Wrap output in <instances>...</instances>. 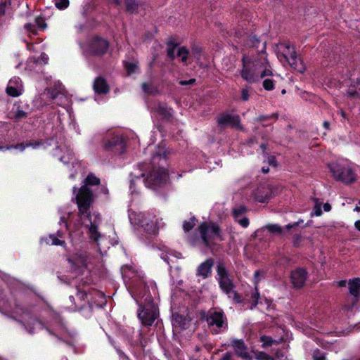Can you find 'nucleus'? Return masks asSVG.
<instances>
[{"instance_id": "43", "label": "nucleus", "mask_w": 360, "mask_h": 360, "mask_svg": "<svg viewBox=\"0 0 360 360\" xmlns=\"http://www.w3.org/2000/svg\"><path fill=\"white\" fill-rule=\"evenodd\" d=\"M312 356L314 360H326L325 354L319 350H314Z\"/></svg>"}, {"instance_id": "38", "label": "nucleus", "mask_w": 360, "mask_h": 360, "mask_svg": "<svg viewBox=\"0 0 360 360\" xmlns=\"http://www.w3.org/2000/svg\"><path fill=\"white\" fill-rule=\"evenodd\" d=\"M54 4L58 9H64L69 6V0H54Z\"/></svg>"}, {"instance_id": "62", "label": "nucleus", "mask_w": 360, "mask_h": 360, "mask_svg": "<svg viewBox=\"0 0 360 360\" xmlns=\"http://www.w3.org/2000/svg\"><path fill=\"white\" fill-rule=\"evenodd\" d=\"M262 170L264 173H267L269 172V168H266L264 167H262Z\"/></svg>"}, {"instance_id": "37", "label": "nucleus", "mask_w": 360, "mask_h": 360, "mask_svg": "<svg viewBox=\"0 0 360 360\" xmlns=\"http://www.w3.org/2000/svg\"><path fill=\"white\" fill-rule=\"evenodd\" d=\"M264 229L268 230L269 232L272 233H281V228L276 224H269L266 225Z\"/></svg>"}, {"instance_id": "46", "label": "nucleus", "mask_w": 360, "mask_h": 360, "mask_svg": "<svg viewBox=\"0 0 360 360\" xmlns=\"http://www.w3.org/2000/svg\"><path fill=\"white\" fill-rule=\"evenodd\" d=\"M249 91L248 89L243 88L241 90V98L243 101H248L249 99Z\"/></svg>"}, {"instance_id": "24", "label": "nucleus", "mask_w": 360, "mask_h": 360, "mask_svg": "<svg viewBox=\"0 0 360 360\" xmlns=\"http://www.w3.org/2000/svg\"><path fill=\"white\" fill-rule=\"evenodd\" d=\"M167 54L171 58H174L176 56H178L183 63H185L188 59L189 53L185 47L174 46L168 50Z\"/></svg>"}, {"instance_id": "34", "label": "nucleus", "mask_w": 360, "mask_h": 360, "mask_svg": "<svg viewBox=\"0 0 360 360\" xmlns=\"http://www.w3.org/2000/svg\"><path fill=\"white\" fill-rule=\"evenodd\" d=\"M124 67L127 74L129 75H132L133 73H135L138 70L137 63L134 61L125 62Z\"/></svg>"}, {"instance_id": "55", "label": "nucleus", "mask_w": 360, "mask_h": 360, "mask_svg": "<svg viewBox=\"0 0 360 360\" xmlns=\"http://www.w3.org/2000/svg\"><path fill=\"white\" fill-rule=\"evenodd\" d=\"M284 357V354L282 352H276V358L278 359V360H282L281 359Z\"/></svg>"}, {"instance_id": "8", "label": "nucleus", "mask_w": 360, "mask_h": 360, "mask_svg": "<svg viewBox=\"0 0 360 360\" xmlns=\"http://www.w3.org/2000/svg\"><path fill=\"white\" fill-rule=\"evenodd\" d=\"M56 89L53 90L48 88L43 94L39 95L34 100V105L37 108L49 104V101L57 103L59 105L65 104L67 98L63 93V86L60 82L55 83Z\"/></svg>"}, {"instance_id": "57", "label": "nucleus", "mask_w": 360, "mask_h": 360, "mask_svg": "<svg viewBox=\"0 0 360 360\" xmlns=\"http://www.w3.org/2000/svg\"><path fill=\"white\" fill-rule=\"evenodd\" d=\"M250 40L251 41V42H252V44L253 45H255V42H257V41H258V39H257L255 36L251 37H250Z\"/></svg>"}, {"instance_id": "44", "label": "nucleus", "mask_w": 360, "mask_h": 360, "mask_svg": "<svg viewBox=\"0 0 360 360\" xmlns=\"http://www.w3.org/2000/svg\"><path fill=\"white\" fill-rule=\"evenodd\" d=\"M35 22L38 28L44 30L46 27V24L42 18H37Z\"/></svg>"}, {"instance_id": "17", "label": "nucleus", "mask_w": 360, "mask_h": 360, "mask_svg": "<svg viewBox=\"0 0 360 360\" xmlns=\"http://www.w3.org/2000/svg\"><path fill=\"white\" fill-rule=\"evenodd\" d=\"M6 92L8 95L16 97L20 96L23 92V86L19 77H13L8 82Z\"/></svg>"}, {"instance_id": "60", "label": "nucleus", "mask_w": 360, "mask_h": 360, "mask_svg": "<svg viewBox=\"0 0 360 360\" xmlns=\"http://www.w3.org/2000/svg\"><path fill=\"white\" fill-rule=\"evenodd\" d=\"M354 210L356 212H360V201L359 202V205L356 206Z\"/></svg>"}, {"instance_id": "50", "label": "nucleus", "mask_w": 360, "mask_h": 360, "mask_svg": "<svg viewBox=\"0 0 360 360\" xmlns=\"http://www.w3.org/2000/svg\"><path fill=\"white\" fill-rule=\"evenodd\" d=\"M142 88H143V91H145L146 93H151L149 84H147L144 83V84H142Z\"/></svg>"}, {"instance_id": "41", "label": "nucleus", "mask_w": 360, "mask_h": 360, "mask_svg": "<svg viewBox=\"0 0 360 360\" xmlns=\"http://www.w3.org/2000/svg\"><path fill=\"white\" fill-rule=\"evenodd\" d=\"M255 358L257 360H274L264 352H259L255 354Z\"/></svg>"}, {"instance_id": "49", "label": "nucleus", "mask_w": 360, "mask_h": 360, "mask_svg": "<svg viewBox=\"0 0 360 360\" xmlns=\"http://www.w3.org/2000/svg\"><path fill=\"white\" fill-rule=\"evenodd\" d=\"M233 355L230 353L225 354L223 357L221 359V360H233L232 359Z\"/></svg>"}, {"instance_id": "2", "label": "nucleus", "mask_w": 360, "mask_h": 360, "mask_svg": "<svg viewBox=\"0 0 360 360\" xmlns=\"http://www.w3.org/2000/svg\"><path fill=\"white\" fill-rule=\"evenodd\" d=\"M121 271L128 291L140 304L138 311L139 320L146 326H151L158 315L157 306L152 298V294H156L155 283L150 282L146 290V284L141 271L131 265H124L121 268Z\"/></svg>"}, {"instance_id": "18", "label": "nucleus", "mask_w": 360, "mask_h": 360, "mask_svg": "<svg viewBox=\"0 0 360 360\" xmlns=\"http://www.w3.org/2000/svg\"><path fill=\"white\" fill-rule=\"evenodd\" d=\"M231 345L234 348L237 355L242 359L245 360H250L252 358V356L242 340H233L231 341Z\"/></svg>"}, {"instance_id": "26", "label": "nucleus", "mask_w": 360, "mask_h": 360, "mask_svg": "<svg viewBox=\"0 0 360 360\" xmlns=\"http://www.w3.org/2000/svg\"><path fill=\"white\" fill-rule=\"evenodd\" d=\"M212 266L213 261L212 259L206 260L198 267L197 275L203 278H207L211 274Z\"/></svg>"}, {"instance_id": "13", "label": "nucleus", "mask_w": 360, "mask_h": 360, "mask_svg": "<svg viewBox=\"0 0 360 360\" xmlns=\"http://www.w3.org/2000/svg\"><path fill=\"white\" fill-rule=\"evenodd\" d=\"M199 229L202 241L207 246H211L221 240L219 228L215 224L202 223Z\"/></svg>"}, {"instance_id": "5", "label": "nucleus", "mask_w": 360, "mask_h": 360, "mask_svg": "<svg viewBox=\"0 0 360 360\" xmlns=\"http://www.w3.org/2000/svg\"><path fill=\"white\" fill-rule=\"evenodd\" d=\"M129 219L134 226L141 227L150 234H155L165 225L162 219L150 213L136 212L129 210Z\"/></svg>"}, {"instance_id": "29", "label": "nucleus", "mask_w": 360, "mask_h": 360, "mask_svg": "<svg viewBox=\"0 0 360 360\" xmlns=\"http://www.w3.org/2000/svg\"><path fill=\"white\" fill-rule=\"evenodd\" d=\"M77 292L76 295V300L77 302H75V297L74 296H70V300L71 302H75V309H80L84 306V302L85 300V298L87 297V294L86 292V290L82 289H77Z\"/></svg>"}, {"instance_id": "64", "label": "nucleus", "mask_w": 360, "mask_h": 360, "mask_svg": "<svg viewBox=\"0 0 360 360\" xmlns=\"http://www.w3.org/2000/svg\"><path fill=\"white\" fill-rule=\"evenodd\" d=\"M346 283H347V281H341V282L340 283V285L341 286H343V285H346Z\"/></svg>"}, {"instance_id": "1", "label": "nucleus", "mask_w": 360, "mask_h": 360, "mask_svg": "<svg viewBox=\"0 0 360 360\" xmlns=\"http://www.w3.org/2000/svg\"><path fill=\"white\" fill-rule=\"evenodd\" d=\"M84 184L76 193V188L73 187V192L76 193V200L79 209L77 218L68 226L65 216H62L60 224H63L65 230L69 232V239L73 245L77 243L83 234L82 228L84 226L88 230V236L90 240L94 242L101 254L103 255L109 248V241L105 236L101 234L98 226L101 223V217L97 212H89L94 195L92 191L88 188L89 185H98L100 179L95 175L90 174L84 180Z\"/></svg>"}, {"instance_id": "25", "label": "nucleus", "mask_w": 360, "mask_h": 360, "mask_svg": "<svg viewBox=\"0 0 360 360\" xmlns=\"http://www.w3.org/2000/svg\"><path fill=\"white\" fill-rule=\"evenodd\" d=\"M122 143V138L119 135L110 134L103 140V148L105 150L112 149L114 150L115 148Z\"/></svg>"}, {"instance_id": "40", "label": "nucleus", "mask_w": 360, "mask_h": 360, "mask_svg": "<svg viewBox=\"0 0 360 360\" xmlns=\"http://www.w3.org/2000/svg\"><path fill=\"white\" fill-rule=\"evenodd\" d=\"M195 219L192 218L189 221H185L183 224V228L185 231H190L195 226Z\"/></svg>"}, {"instance_id": "23", "label": "nucleus", "mask_w": 360, "mask_h": 360, "mask_svg": "<svg viewBox=\"0 0 360 360\" xmlns=\"http://www.w3.org/2000/svg\"><path fill=\"white\" fill-rule=\"evenodd\" d=\"M271 189L268 186H261L254 193V198L259 202H265L271 198Z\"/></svg>"}, {"instance_id": "19", "label": "nucleus", "mask_w": 360, "mask_h": 360, "mask_svg": "<svg viewBox=\"0 0 360 360\" xmlns=\"http://www.w3.org/2000/svg\"><path fill=\"white\" fill-rule=\"evenodd\" d=\"M190 321L183 317L181 315L174 314L172 319V326L174 333H179L181 330L187 329L189 326Z\"/></svg>"}, {"instance_id": "3", "label": "nucleus", "mask_w": 360, "mask_h": 360, "mask_svg": "<svg viewBox=\"0 0 360 360\" xmlns=\"http://www.w3.org/2000/svg\"><path fill=\"white\" fill-rule=\"evenodd\" d=\"M170 154L165 144L158 146L150 164L143 163L134 168L130 174L129 189L131 193H136V188L142 184L146 187L156 189L167 183L169 175L163 164Z\"/></svg>"}, {"instance_id": "54", "label": "nucleus", "mask_w": 360, "mask_h": 360, "mask_svg": "<svg viewBox=\"0 0 360 360\" xmlns=\"http://www.w3.org/2000/svg\"><path fill=\"white\" fill-rule=\"evenodd\" d=\"M200 48H195L193 50V55L194 56L195 58H197V56L200 53Z\"/></svg>"}, {"instance_id": "15", "label": "nucleus", "mask_w": 360, "mask_h": 360, "mask_svg": "<svg viewBox=\"0 0 360 360\" xmlns=\"http://www.w3.org/2000/svg\"><path fill=\"white\" fill-rule=\"evenodd\" d=\"M70 268L76 274H84L87 269L88 257L85 252L79 251L73 254L68 259Z\"/></svg>"}, {"instance_id": "10", "label": "nucleus", "mask_w": 360, "mask_h": 360, "mask_svg": "<svg viewBox=\"0 0 360 360\" xmlns=\"http://www.w3.org/2000/svg\"><path fill=\"white\" fill-rule=\"evenodd\" d=\"M328 168L333 178L344 184H350L356 181V174L352 168L347 165L333 162L328 165Z\"/></svg>"}, {"instance_id": "53", "label": "nucleus", "mask_w": 360, "mask_h": 360, "mask_svg": "<svg viewBox=\"0 0 360 360\" xmlns=\"http://www.w3.org/2000/svg\"><path fill=\"white\" fill-rule=\"evenodd\" d=\"M323 207L325 212H329L331 210V205L328 202L325 203Z\"/></svg>"}, {"instance_id": "28", "label": "nucleus", "mask_w": 360, "mask_h": 360, "mask_svg": "<svg viewBox=\"0 0 360 360\" xmlns=\"http://www.w3.org/2000/svg\"><path fill=\"white\" fill-rule=\"evenodd\" d=\"M348 289L351 295L356 299L360 296V278H354L348 281Z\"/></svg>"}, {"instance_id": "47", "label": "nucleus", "mask_w": 360, "mask_h": 360, "mask_svg": "<svg viewBox=\"0 0 360 360\" xmlns=\"http://www.w3.org/2000/svg\"><path fill=\"white\" fill-rule=\"evenodd\" d=\"M252 302H253L254 306H256L257 304H259L258 300L259 298V295L257 292H255V294H253L252 296Z\"/></svg>"}, {"instance_id": "48", "label": "nucleus", "mask_w": 360, "mask_h": 360, "mask_svg": "<svg viewBox=\"0 0 360 360\" xmlns=\"http://www.w3.org/2000/svg\"><path fill=\"white\" fill-rule=\"evenodd\" d=\"M195 80L194 79H190V80H188V81H186V80H181V81L179 82V84H180L181 85L192 84H193V83L195 82Z\"/></svg>"}, {"instance_id": "61", "label": "nucleus", "mask_w": 360, "mask_h": 360, "mask_svg": "<svg viewBox=\"0 0 360 360\" xmlns=\"http://www.w3.org/2000/svg\"><path fill=\"white\" fill-rule=\"evenodd\" d=\"M265 302H266V306H267V307H270V305H271V301H270V300H269L265 299Z\"/></svg>"}, {"instance_id": "63", "label": "nucleus", "mask_w": 360, "mask_h": 360, "mask_svg": "<svg viewBox=\"0 0 360 360\" xmlns=\"http://www.w3.org/2000/svg\"><path fill=\"white\" fill-rule=\"evenodd\" d=\"M127 8L129 10H132L133 9L132 6L129 2H127Z\"/></svg>"}, {"instance_id": "51", "label": "nucleus", "mask_w": 360, "mask_h": 360, "mask_svg": "<svg viewBox=\"0 0 360 360\" xmlns=\"http://www.w3.org/2000/svg\"><path fill=\"white\" fill-rule=\"evenodd\" d=\"M268 162L270 165H273V166H276V159L274 157L271 156V157H269L268 158Z\"/></svg>"}, {"instance_id": "39", "label": "nucleus", "mask_w": 360, "mask_h": 360, "mask_svg": "<svg viewBox=\"0 0 360 360\" xmlns=\"http://www.w3.org/2000/svg\"><path fill=\"white\" fill-rule=\"evenodd\" d=\"M321 207V202H319V200H316L314 207V212H313L312 215L314 214L316 217L321 216L323 213Z\"/></svg>"}, {"instance_id": "58", "label": "nucleus", "mask_w": 360, "mask_h": 360, "mask_svg": "<svg viewBox=\"0 0 360 360\" xmlns=\"http://www.w3.org/2000/svg\"><path fill=\"white\" fill-rule=\"evenodd\" d=\"M162 259L165 261L166 262L169 263V257L167 255H161L160 256Z\"/></svg>"}, {"instance_id": "33", "label": "nucleus", "mask_w": 360, "mask_h": 360, "mask_svg": "<svg viewBox=\"0 0 360 360\" xmlns=\"http://www.w3.org/2000/svg\"><path fill=\"white\" fill-rule=\"evenodd\" d=\"M13 110L15 117L17 119L24 118L26 117L27 115V112L25 110H24L23 108H21L20 105H15Z\"/></svg>"}, {"instance_id": "59", "label": "nucleus", "mask_w": 360, "mask_h": 360, "mask_svg": "<svg viewBox=\"0 0 360 360\" xmlns=\"http://www.w3.org/2000/svg\"><path fill=\"white\" fill-rule=\"evenodd\" d=\"M354 226L356 227V229H358L359 231H360V220H358L355 222L354 224Z\"/></svg>"}, {"instance_id": "45", "label": "nucleus", "mask_w": 360, "mask_h": 360, "mask_svg": "<svg viewBox=\"0 0 360 360\" xmlns=\"http://www.w3.org/2000/svg\"><path fill=\"white\" fill-rule=\"evenodd\" d=\"M25 29L27 32H30L33 34H37V29L34 25L32 24H26L25 25Z\"/></svg>"}, {"instance_id": "11", "label": "nucleus", "mask_w": 360, "mask_h": 360, "mask_svg": "<svg viewBox=\"0 0 360 360\" xmlns=\"http://www.w3.org/2000/svg\"><path fill=\"white\" fill-rule=\"evenodd\" d=\"M217 276L218 281L221 289L228 295L229 298H231L236 302H240V298L233 290V285L229 278V274L223 264L217 265Z\"/></svg>"}, {"instance_id": "22", "label": "nucleus", "mask_w": 360, "mask_h": 360, "mask_svg": "<svg viewBox=\"0 0 360 360\" xmlns=\"http://www.w3.org/2000/svg\"><path fill=\"white\" fill-rule=\"evenodd\" d=\"M245 212L246 208L242 205L235 207L233 210V214L236 221L243 228H246L249 225L248 219L243 217Z\"/></svg>"}, {"instance_id": "12", "label": "nucleus", "mask_w": 360, "mask_h": 360, "mask_svg": "<svg viewBox=\"0 0 360 360\" xmlns=\"http://www.w3.org/2000/svg\"><path fill=\"white\" fill-rule=\"evenodd\" d=\"M206 321L212 333H220L227 326L223 312L218 309H210L206 315Z\"/></svg>"}, {"instance_id": "31", "label": "nucleus", "mask_w": 360, "mask_h": 360, "mask_svg": "<svg viewBox=\"0 0 360 360\" xmlns=\"http://www.w3.org/2000/svg\"><path fill=\"white\" fill-rule=\"evenodd\" d=\"M45 143H46L45 142L41 141H37L34 143H30L29 144H27V145H24L22 143V144H20V145H18L15 146H9V147L0 146V150H10V149L14 148L18 149L21 151H23L27 146H31L34 149H37V148H46Z\"/></svg>"}, {"instance_id": "21", "label": "nucleus", "mask_w": 360, "mask_h": 360, "mask_svg": "<svg viewBox=\"0 0 360 360\" xmlns=\"http://www.w3.org/2000/svg\"><path fill=\"white\" fill-rule=\"evenodd\" d=\"M290 278L295 287H302L307 279V272L303 269H297L291 273Z\"/></svg>"}, {"instance_id": "27", "label": "nucleus", "mask_w": 360, "mask_h": 360, "mask_svg": "<svg viewBox=\"0 0 360 360\" xmlns=\"http://www.w3.org/2000/svg\"><path fill=\"white\" fill-rule=\"evenodd\" d=\"M94 90L97 94H106L109 91L106 81L102 77H98L94 83Z\"/></svg>"}, {"instance_id": "30", "label": "nucleus", "mask_w": 360, "mask_h": 360, "mask_svg": "<svg viewBox=\"0 0 360 360\" xmlns=\"http://www.w3.org/2000/svg\"><path fill=\"white\" fill-rule=\"evenodd\" d=\"M49 60V57L45 53H41L40 56V58L36 60L34 58H30L28 61V64L27 65L25 69L29 71H32L34 67L39 65L46 64Z\"/></svg>"}, {"instance_id": "14", "label": "nucleus", "mask_w": 360, "mask_h": 360, "mask_svg": "<svg viewBox=\"0 0 360 360\" xmlns=\"http://www.w3.org/2000/svg\"><path fill=\"white\" fill-rule=\"evenodd\" d=\"M108 48V42L101 37H94L89 40L86 47L82 49L87 53L92 55H103Z\"/></svg>"}, {"instance_id": "42", "label": "nucleus", "mask_w": 360, "mask_h": 360, "mask_svg": "<svg viewBox=\"0 0 360 360\" xmlns=\"http://www.w3.org/2000/svg\"><path fill=\"white\" fill-rule=\"evenodd\" d=\"M263 87L267 91L272 90L274 88L273 80L270 79H264L263 82Z\"/></svg>"}, {"instance_id": "36", "label": "nucleus", "mask_w": 360, "mask_h": 360, "mask_svg": "<svg viewBox=\"0 0 360 360\" xmlns=\"http://www.w3.org/2000/svg\"><path fill=\"white\" fill-rule=\"evenodd\" d=\"M157 111L164 115L165 117H169L172 115V110L166 108L164 105H159L157 109Z\"/></svg>"}, {"instance_id": "4", "label": "nucleus", "mask_w": 360, "mask_h": 360, "mask_svg": "<svg viewBox=\"0 0 360 360\" xmlns=\"http://www.w3.org/2000/svg\"><path fill=\"white\" fill-rule=\"evenodd\" d=\"M243 65L241 77L249 83L257 82L264 77L272 75V69L265 51H262L256 55L244 56Z\"/></svg>"}, {"instance_id": "52", "label": "nucleus", "mask_w": 360, "mask_h": 360, "mask_svg": "<svg viewBox=\"0 0 360 360\" xmlns=\"http://www.w3.org/2000/svg\"><path fill=\"white\" fill-rule=\"evenodd\" d=\"M260 276V271H256L255 272V284L257 285L258 281H259V276Z\"/></svg>"}, {"instance_id": "20", "label": "nucleus", "mask_w": 360, "mask_h": 360, "mask_svg": "<svg viewBox=\"0 0 360 360\" xmlns=\"http://www.w3.org/2000/svg\"><path fill=\"white\" fill-rule=\"evenodd\" d=\"M218 122L221 125H229L232 127H240V119L238 115L232 114H222L218 117Z\"/></svg>"}, {"instance_id": "6", "label": "nucleus", "mask_w": 360, "mask_h": 360, "mask_svg": "<svg viewBox=\"0 0 360 360\" xmlns=\"http://www.w3.org/2000/svg\"><path fill=\"white\" fill-rule=\"evenodd\" d=\"M53 155L58 157L59 160L65 165L71 163L69 169L68 178L70 180H80L83 176V167L80 162L76 159L71 150L67 146H60L55 149Z\"/></svg>"}, {"instance_id": "35", "label": "nucleus", "mask_w": 360, "mask_h": 360, "mask_svg": "<svg viewBox=\"0 0 360 360\" xmlns=\"http://www.w3.org/2000/svg\"><path fill=\"white\" fill-rule=\"evenodd\" d=\"M260 341L262 343L264 347L273 345L277 342V341L272 340L271 338L268 336H262L260 338Z\"/></svg>"}, {"instance_id": "9", "label": "nucleus", "mask_w": 360, "mask_h": 360, "mask_svg": "<svg viewBox=\"0 0 360 360\" xmlns=\"http://www.w3.org/2000/svg\"><path fill=\"white\" fill-rule=\"evenodd\" d=\"M11 316L23 323L25 329L30 333H34L42 328L43 324L34 319L30 312L22 307L16 306L11 311Z\"/></svg>"}, {"instance_id": "56", "label": "nucleus", "mask_w": 360, "mask_h": 360, "mask_svg": "<svg viewBox=\"0 0 360 360\" xmlns=\"http://www.w3.org/2000/svg\"><path fill=\"white\" fill-rule=\"evenodd\" d=\"M298 224H299V222L294 223V224H288V225L286 226V229H291L292 227H294V226H297V225H298Z\"/></svg>"}, {"instance_id": "7", "label": "nucleus", "mask_w": 360, "mask_h": 360, "mask_svg": "<svg viewBox=\"0 0 360 360\" xmlns=\"http://www.w3.org/2000/svg\"><path fill=\"white\" fill-rule=\"evenodd\" d=\"M278 59L284 65L288 64L291 68L300 72L304 70V65L297 56L293 46L289 44H281L278 46Z\"/></svg>"}, {"instance_id": "32", "label": "nucleus", "mask_w": 360, "mask_h": 360, "mask_svg": "<svg viewBox=\"0 0 360 360\" xmlns=\"http://www.w3.org/2000/svg\"><path fill=\"white\" fill-rule=\"evenodd\" d=\"M9 9H10V1L8 0H1L0 1V22H1L4 20L1 18L5 17V19L7 16L9 15Z\"/></svg>"}, {"instance_id": "16", "label": "nucleus", "mask_w": 360, "mask_h": 360, "mask_svg": "<svg viewBox=\"0 0 360 360\" xmlns=\"http://www.w3.org/2000/svg\"><path fill=\"white\" fill-rule=\"evenodd\" d=\"M41 243L46 245L62 246L65 248L64 233L62 231H58L56 234H50L41 238Z\"/></svg>"}]
</instances>
